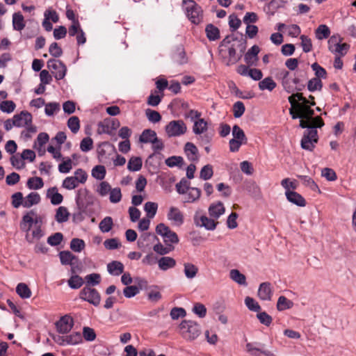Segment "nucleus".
Instances as JSON below:
<instances>
[{
  "instance_id": "nucleus-59",
  "label": "nucleus",
  "mask_w": 356,
  "mask_h": 356,
  "mask_svg": "<svg viewBox=\"0 0 356 356\" xmlns=\"http://www.w3.org/2000/svg\"><path fill=\"white\" fill-rule=\"evenodd\" d=\"M323 83L320 79L313 78L309 81L307 84V88L309 91L314 92L316 90H320L322 88Z\"/></svg>"
},
{
  "instance_id": "nucleus-52",
  "label": "nucleus",
  "mask_w": 356,
  "mask_h": 356,
  "mask_svg": "<svg viewBox=\"0 0 356 356\" xmlns=\"http://www.w3.org/2000/svg\"><path fill=\"white\" fill-rule=\"evenodd\" d=\"M72 177L79 184H84L87 181L88 175L84 170L79 168L74 172Z\"/></svg>"
},
{
  "instance_id": "nucleus-47",
  "label": "nucleus",
  "mask_w": 356,
  "mask_h": 356,
  "mask_svg": "<svg viewBox=\"0 0 356 356\" xmlns=\"http://www.w3.org/2000/svg\"><path fill=\"white\" fill-rule=\"evenodd\" d=\"M158 204L153 202H147L144 205V210L148 218H153L157 211Z\"/></svg>"
},
{
  "instance_id": "nucleus-1",
  "label": "nucleus",
  "mask_w": 356,
  "mask_h": 356,
  "mask_svg": "<svg viewBox=\"0 0 356 356\" xmlns=\"http://www.w3.org/2000/svg\"><path fill=\"white\" fill-rule=\"evenodd\" d=\"M309 103L298 104L297 105V111L299 112L300 115L293 116V119L300 118V127L302 128H306L309 127H322L324 125V122L322 118L319 116L313 118L314 114V110H312L309 106Z\"/></svg>"
},
{
  "instance_id": "nucleus-54",
  "label": "nucleus",
  "mask_w": 356,
  "mask_h": 356,
  "mask_svg": "<svg viewBox=\"0 0 356 356\" xmlns=\"http://www.w3.org/2000/svg\"><path fill=\"white\" fill-rule=\"evenodd\" d=\"M67 127L74 134L78 132L80 129V121L78 117L72 116L67 121Z\"/></svg>"
},
{
  "instance_id": "nucleus-4",
  "label": "nucleus",
  "mask_w": 356,
  "mask_h": 356,
  "mask_svg": "<svg viewBox=\"0 0 356 356\" xmlns=\"http://www.w3.org/2000/svg\"><path fill=\"white\" fill-rule=\"evenodd\" d=\"M185 12L188 19L195 24L202 22L203 15L201 7L193 0H183Z\"/></svg>"
},
{
  "instance_id": "nucleus-41",
  "label": "nucleus",
  "mask_w": 356,
  "mask_h": 356,
  "mask_svg": "<svg viewBox=\"0 0 356 356\" xmlns=\"http://www.w3.org/2000/svg\"><path fill=\"white\" fill-rule=\"evenodd\" d=\"M142 159L138 156H132L127 164V168L129 171L136 172L139 171L142 168Z\"/></svg>"
},
{
  "instance_id": "nucleus-33",
  "label": "nucleus",
  "mask_w": 356,
  "mask_h": 356,
  "mask_svg": "<svg viewBox=\"0 0 356 356\" xmlns=\"http://www.w3.org/2000/svg\"><path fill=\"white\" fill-rule=\"evenodd\" d=\"M40 201V196L38 193L32 192L26 196L24 199V207L30 208L33 205L37 204Z\"/></svg>"
},
{
  "instance_id": "nucleus-8",
  "label": "nucleus",
  "mask_w": 356,
  "mask_h": 356,
  "mask_svg": "<svg viewBox=\"0 0 356 356\" xmlns=\"http://www.w3.org/2000/svg\"><path fill=\"white\" fill-rule=\"evenodd\" d=\"M165 129L169 137H177L186 134L187 126L181 120H172L165 126Z\"/></svg>"
},
{
  "instance_id": "nucleus-58",
  "label": "nucleus",
  "mask_w": 356,
  "mask_h": 356,
  "mask_svg": "<svg viewBox=\"0 0 356 356\" xmlns=\"http://www.w3.org/2000/svg\"><path fill=\"white\" fill-rule=\"evenodd\" d=\"M282 186L286 190L285 192L291 191L292 190H296L298 188V183L296 180H290L289 178H286L282 180L281 181Z\"/></svg>"
},
{
  "instance_id": "nucleus-38",
  "label": "nucleus",
  "mask_w": 356,
  "mask_h": 356,
  "mask_svg": "<svg viewBox=\"0 0 356 356\" xmlns=\"http://www.w3.org/2000/svg\"><path fill=\"white\" fill-rule=\"evenodd\" d=\"M83 341L82 335L79 332H73L63 337V341L67 345H76Z\"/></svg>"
},
{
  "instance_id": "nucleus-61",
  "label": "nucleus",
  "mask_w": 356,
  "mask_h": 356,
  "mask_svg": "<svg viewBox=\"0 0 356 356\" xmlns=\"http://www.w3.org/2000/svg\"><path fill=\"white\" fill-rule=\"evenodd\" d=\"M15 104L10 100L3 101L0 104V109L3 113H10L15 109Z\"/></svg>"
},
{
  "instance_id": "nucleus-19",
  "label": "nucleus",
  "mask_w": 356,
  "mask_h": 356,
  "mask_svg": "<svg viewBox=\"0 0 356 356\" xmlns=\"http://www.w3.org/2000/svg\"><path fill=\"white\" fill-rule=\"evenodd\" d=\"M26 232L25 238L29 243H33L39 241L44 236V232L40 226L35 227L31 231H24Z\"/></svg>"
},
{
  "instance_id": "nucleus-45",
  "label": "nucleus",
  "mask_w": 356,
  "mask_h": 356,
  "mask_svg": "<svg viewBox=\"0 0 356 356\" xmlns=\"http://www.w3.org/2000/svg\"><path fill=\"white\" fill-rule=\"evenodd\" d=\"M293 306V302L287 299L285 296H280L277 302V309L278 311H284L291 309Z\"/></svg>"
},
{
  "instance_id": "nucleus-50",
  "label": "nucleus",
  "mask_w": 356,
  "mask_h": 356,
  "mask_svg": "<svg viewBox=\"0 0 356 356\" xmlns=\"http://www.w3.org/2000/svg\"><path fill=\"white\" fill-rule=\"evenodd\" d=\"M63 162L58 165V170L61 173H68L72 168V160L70 158H63Z\"/></svg>"
},
{
  "instance_id": "nucleus-15",
  "label": "nucleus",
  "mask_w": 356,
  "mask_h": 356,
  "mask_svg": "<svg viewBox=\"0 0 356 356\" xmlns=\"http://www.w3.org/2000/svg\"><path fill=\"white\" fill-rule=\"evenodd\" d=\"M289 75V72L285 69L280 70L276 74V78L281 81L284 89L288 93H290L293 91L291 79L290 78Z\"/></svg>"
},
{
  "instance_id": "nucleus-40",
  "label": "nucleus",
  "mask_w": 356,
  "mask_h": 356,
  "mask_svg": "<svg viewBox=\"0 0 356 356\" xmlns=\"http://www.w3.org/2000/svg\"><path fill=\"white\" fill-rule=\"evenodd\" d=\"M205 31L208 39L211 41L216 40L220 38L219 29L211 24L206 26Z\"/></svg>"
},
{
  "instance_id": "nucleus-6",
  "label": "nucleus",
  "mask_w": 356,
  "mask_h": 356,
  "mask_svg": "<svg viewBox=\"0 0 356 356\" xmlns=\"http://www.w3.org/2000/svg\"><path fill=\"white\" fill-rule=\"evenodd\" d=\"M194 224L199 227H204L207 230L213 231L216 228L218 222L213 218H209L202 213V211L197 210L193 216Z\"/></svg>"
},
{
  "instance_id": "nucleus-31",
  "label": "nucleus",
  "mask_w": 356,
  "mask_h": 356,
  "mask_svg": "<svg viewBox=\"0 0 356 356\" xmlns=\"http://www.w3.org/2000/svg\"><path fill=\"white\" fill-rule=\"evenodd\" d=\"M232 136L233 138L231 140H235L238 142H241L243 143H247L248 138L243 131V130L238 125H234L232 127Z\"/></svg>"
},
{
  "instance_id": "nucleus-64",
  "label": "nucleus",
  "mask_w": 356,
  "mask_h": 356,
  "mask_svg": "<svg viewBox=\"0 0 356 356\" xmlns=\"http://www.w3.org/2000/svg\"><path fill=\"white\" fill-rule=\"evenodd\" d=\"M190 183L183 179L176 184V190L179 194L185 195L190 188Z\"/></svg>"
},
{
  "instance_id": "nucleus-7",
  "label": "nucleus",
  "mask_w": 356,
  "mask_h": 356,
  "mask_svg": "<svg viewBox=\"0 0 356 356\" xmlns=\"http://www.w3.org/2000/svg\"><path fill=\"white\" fill-rule=\"evenodd\" d=\"M341 38L339 35L331 36L328 41L329 50L338 56H343L348 52L349 45L346 43L341 44Z\"/></svg>"
},
{
  "instance_id": "nucleus-44",
  "label": "nucleus",
  "mask_w": 356,
  "mask_h": 356,
  "mask_svg": "<svg viewBox=\"0 0 356 356\" xmlns=\"http://www.w3.org/2000/svg\"><path fill=\"white\" fill-rule=\"evenodd\" d=\"M113 226V221L111 217L106 216L103 218L99 224V228L103 233L110 232Z\"/></svg>"
},
{
  "instance_id": "nucleus-35",
  "label": "nucleus",
  "mask_w": 356,
  "mask_h": 356,
  "mask_svg": "<svg viewBox=\"0 0 356 356\" xmlns=\"http://www.w3.org/2000/svg\"><path fill=\"white\" fill-rule=\"evenodd\" d=\"M277 86V83L274 81V80L268 76L265 79L261 80L259 83V88L261 90H273Z\"/></svg>"
},
{
  "instance_id": "nucleus-36",
  "label": "nucleus",
  "mask_w": 356,
  "mask_h": 356,
  "mask_svg": "<svg viewBox=\"0 0 356 356\" xmlns=\"http://www.w3.org/2000/svg\"><path fill=\"white\" fill-rule=\"evenodd\" d=\"M184 273L188 279H193L198 273V268L192 263L186 262L184 264Z\"/></svg>"
},
{
  "instance_id": "nucleus-53",
  "label": "nucleus",
  "mask_w": 356,
  "mask_h": 356,
  "mask_svg": "<svg viewBox=\"0 0 356 356\" xmlns=\"http://www.w3.org/2000/svg\"><path fill=\"white\" fill-rule=\"evenodd\" d=\"M85 245L84 241L77 238H73L70 242V248L76 252H81Z\"/></svg>"
},
{
  "instance_id": "nucleus-30",
  "label": "nucleus",
  "mask_w": 356,
  "mask_h": 356,
  "mask_svg": "<svg viewBox=\"0 0 356 356\" xmlns=\"http://www.w3.org/2000/svg\"><path fill=\"white\" fill-rule=\"evenodd\" d=\"M231 280L239 285L246 286V277L237 269H232L229 271Z\"/></svg>"
},
{
  "instance_id": "nucleus-57",
  "label": "nucleus",
  "mask_w": 356,
  "mask_h": 356,
  "mask_svg": "<svg viewBox=\"0 0 356 356\" xmlns=\"http://www.w3.org/2000/svg\"><path fill=\"white\" fill-rule=\"evenodd\" d=\"M184 163V159L181 156H170L165 160V164L170 167L173 168L175 166L181 167Z\"/></svg>"
},
{
  "instance_id": "nucleus-42",
  "label": "nucleus",
  "mask_w": 356,
  "mask_h": 356,
  "mask_svg": "<svg viewBox=\"0 0 356 356\" xmlns=\"http://www.w3.org/2000/svg\"><path fill=\"white\" fill-rule=\"evenodd\" d=\"M26 186L31 190H38L43 187L44 182L41 177H33L28 179Z\"/></svg>"
},
{
  "instance_id": "nucleus-23",
  "label": "nucleus",
  "mask_w": 356,
  "mask_h": 356,
  "mask_svg": "<svg viewBox=\"0 0 356 356\" xmlns=\"http://www.w3.org/2000/svg\"><path fill=\"white\" fill-rule=\"evenodd\" d=\"M201 190L196 187H191L184 195L185 203H194L197 202L201 196Z\"/></svg>"
},
{
  "instance_id": "nucleus-49",
  "label": "nucleus",
  "mask_w": 356,
  "mask_h": 356,
  "mask_svg": "<svg viewBox=\"0 0 356 356\" xmlns=\"http://www.w3.org/2000/svg\"><path fill=\"white\" fill-rule=\"evenodd\" d=\"M106 168L104 165H96L92 170V176L98 180H102L106 176Z\"/></svg>"
},
{
  "instance_id": "nucleus-37",
  "label": "nucleus",
  "mask_w": 356,
  "mask_h": 356,
  "mask_svg": "<svg viewBox=\"0 0 356 356\" xmlns=\"http://www.w3.org/2000/svg\"><path fill=\"white\" fill-rule=\"evenodd\" d=\"M157 137L156 133L152 129H145L139 138V141L142 143H152Z\"/></svg>"
},
{
  "instance_id": "nucleus-13",
  "label": "nucleus",
  "mask_w": 356,
  "mask_h": 356,
  "mask_svg": "<svg viewBox=\"0 0 356 356\" xmlns=\"http://www.w3.org/2000/svg\"><path fill=\"white\" fill-rule=\"evenodd\" d=\"M167 218L175 226H181L184 222L183 213L176 207H170L167 213Z\"/></svg>"
},
{
  "instance_id": "nucleus-18",
  "label": "nucleus",
  "mask_w": 356,
  "mask_h": 356,
  "mask_svg": "<svg viewBox=\"0 0 356 356\" xmlns=\"http://www.w3.org/2000/svg\"><path fill=\"white\" fill-rule=\"evenodd\" d=\"M15 127H24L26 125L32 122V115L28 111H23L19 114H16L13 116Z\"/></svg>"
},
{
  "instance_id": "nucleus-60",
  "label": "nucleus",
  "mask_w": 356,
  "mask_h": 356,
  "mask_svg": "<svg viewBox=\"0 0 356 356\" xmlns=\"http://www.w3.org/2000/svg\"><path fill=\"white\" fill-rule=\"evenodd\" d=\"M245 304L246 307L251 311L258 312L261 310V307L259 303L251 297L248 296L245 298Z\"/></svg>"
},
{
  "instance_id": "nucleus-27",
  "label": "nucleus",
  "mask_w": 356,
  "mask_h": 356,
  "mask_svg": "<svg viewBox=\"0 0 356 356\" xmlns=\"http://www.w3.org/2000/svg\"><path fill=\"white\" fill-rule=\"evenodd\" d=\"M176 261L170 257H163L158 260V266L160 270L165 271L176 266Z\"/></svg>"
},
{
  "instance_id": "nucleus-2",
  "label": "nucleus",
  "mask_w": 356,
  "mask_h": 356,
  "mask_svg": "<svg viewBox=\"0 0 356 356\" xmlns=\"http://www.w3.org/2000/svg\"><path fill=\"white\" fill-rule=\"evenodd\" d=\"M234 40L233 36H227L222 40L220 45V55L227 65L238 61L234 46L231 44V42Z\"/></svg>"
},
{
  "instance_id": "nucleus-32",
  "label": "nucleus",
  "mask_w": 356,
  "mask_h": 356,
  "mask_svg": "<svg viewBox=\"0 0 356 356\" xmlns=\"http://www.w3.org/2000/svg\"><path fill=\"white\" fill-rule=\"evenodd\" d=\"M172 58L174 61L179 65L185 64L188 61L185 51L182 47L177 48L173 54Z\"/></svg>"
},
{
  "instance_id": "nucleus-17",
  "label": "nucleus",
  "mask_w": 356,
  "mask_h": 356,
  "mask_svg": "<svg viewBox=\"0 0 356 356\" xmlns=\"http://www.w3.org/2000/svg\"><path fill=\"white\" fill-rule=\"evenodd\" d=\"M115 152V146L108 142L102 143L97 148L98 156L101 160L107 159L109 155Z\"/></svg>"
},
{
  "instance_id": "nucleus-28",
  "label": "nucleus",
  "mask_w": 356,
  "mask_h": 356,
  "mask_svg": "<svg viewBox=\"0 0 356 356\" xmlns=\"http://www.w3.org/2000/svg\"><path fill=\"white\" fill-rule=\"evenodd\" d=\"M47 195L50 198L52 204L58 205L63 202V195L58 193L56 187H52L47 190Z\"/></svg>"
},
{
  "instance_id": "nucleus-25",
  "label": "nucleus",
  "mask_w": 356,
  "mask_h": 356,
  "mask_svg": "<svg viewBox=\"0 0 356 356\" xmlns=\"http://www.w3.org/2000/svg\"><path fill=\"white\" fill-rule=\"evenodd\" d=\"M184 151L190 161H196L198 160V149L193 143L190 142L186 143L184 146Z\"/></svg>"
},
{
  "instance_id": "nucleus-14",
  "label": "nucleus",
  "mask_w": 356,
  "mask_h": 356,
  "mask_svg": "<svg viewBox=\"0 0 356 356\" xmlns=\"http://www.w3.org/2000/svg\"><path fill=\"white\" fill-rule=\"evenodd\" d=\"M74 325L73 318L69 316L65 315L60 318L56 323V328L58 332L65 334L71 330Z\"/></svg>"
},
{
  "instance_id": "nucleus-34",
  "label": "nucleus",
  "mask_w": 356,
  "mask_h": 356,
  "mask_svg": "<svg viewBox=\"0 0 356 356\" xmlns=\"http://www.w3.org/2000/svg\"><path fill=\"white\" fill-rule=\"evenodd\" d=\"M13 29L21 31L25 27V22L23 15L20 13H15L13 15Z\"/></svg>"
},
{
  "instance_id": "nucleus-51",
  "label": "nucleus",
  "mask_w": 356,
  "mask_h": 356,
  "mask_svg": "<svg viewBox=\"0 0 356 356\" xmlns=\"http://www.w3.org/2000/svg\"><path fill=\"white\" fill-rule=\"evenodd\" d=\"M60 110V104L57 102L45 104L44 113L47 116H52Z\"/></svg>"
},
{
  "instance_id": "nucleus-55",
  "label": "nucleus",
  "mask_w": 356,
  "mask_h": 356,
  "mask_svg": "<svg viewBox=\"0 0 356 356\" xmlns=\"http://www.w3.org/2000/svg\"><path fill=\"white\" fill-rule=\"evenodd\" d=\"M213 175V168L211 165L207 164L202 167L200 170V177L203 180H208L212 177Z\"/></svg>"
},
{
  "instance_id": "nucleus-24",
  "label": "nucleus",
  "mask_w": 356,
  "mask_h": 356,
  "mask_svg": "<svg viewBox=\"0 0 356 356\" xmlns=\"http://www.w3.org/2000/svg\"><path fill=\"white\" fill-rule=\"evenodd\" d=\"M208 129V122L204 118L197 119L193 122V132L195 135L200 136L207 132Z\"/></svg>"
},
{
  "instance_id": "nucleus-46",
  "label": "nucleus",
  "mask_w": 356,
  "mask_h": 356,
  "mask_svg": "<svg viewBox=\"0 0 356 356\" xmlns=\"http://www.w3.org/2000/svg\"><path fill=\"white\" fill-rule=\"evenodd\" d=\"M17 293L24 299L29 298L31 296V291L29 286L24 283H19L16 287Z\"/></svg>"
},
{
  "instance_id": "nucleus-43",
  "label": "nucleus",
  "mask_w": 356,
  "mask_h": 356,
  "mask_svg": "<svg viewBox=\"0 0 356 356\" xmlns=\"http://www.w3.org/2000/svg\"><path fill=\"white\" fill-rule=\"evenodd\" d=\"M69 216L70 213L67 208L64 207H60L57 209L55 218L58 222L61 223L67 221Z\"/></svg>"
},
{
  "instance_id": "nucleus-20",
  "label": "nucleus",
  "mask_w": 356,
  "mask_h": 356,
  "mask_svg": "<svg viewBox=\"0 0 356 356\" xmlns=\"http://www.w3.org/2000/svg\"><path fill=\"white\" fill-rule=\"evenodd\" d=\"M209 216L215 220L218 219L225 211L223 204L220 202L211 204L208 209Z\"/></svg>"
},
{
  "instance_id": "nucleus-56",
  "label": "nucleus",
  "mask_w": 356,
  "mask_h": 356,
  "mask_svg": "<svg viewBox=\"0 0 356 356\" xmlns=\"http://www.w3.org/2000/svg\"><path fill=\"white\" fill-rule=\"evenodd\" d=\"M122 199L121 189L118 187L112 188L109 193V200L111 202L116 204L120 202Z\"/></svg>"
},
{
  "instance_id": "nucleus-12",
  "label": "nucleus",
  "mask_w": 356,
  "mask_h": 356,
  "mask_svg": "<svg viewBox=\"0 0 356 356\" xmlns=\"http://www.w3.org/2000/svg\"><path fill=\"white\" fill-rule=\"evenodd\" d=\"M38 216L35 211L31 210L27 212L23 217L20 223L21 229L24 231H31L33 223L37 224L38 222Z\"/></svg>"
},
{
  "instance_id": "nucleus-3",
  "label": "nucleus",
  "mask_w": 356,
  "mask_h": 356,
  "mask_svg": "<svg viewBox=\"0 0 356 356\" xmlns=\"http://www.w3.org/2000/svg\"><path fill=\"white\" fill-rule=\"evenodd\" d=\"M179 332L186 340L193 341L200 334V327L193 321L184 320L179 325Z\"/></svg>"
},
{
  "instance_id": "nucleus-63",
  "label": "nucleus",
  "mask_w": 356,
  "mask_h": 356,
  "mask_svg": "<svg viewBox=\"0 0 356 356\" xmlns=\"http://www.w3.org/2000/svg\"><path fill=\"white\" fill-rule=\"evenodd\" d=\"M110 184L106 181H102L97 189L98 194L102 197L108 195L111 191Z\"/></svg>"
},
{
  "instance_id": "nucleus-26",
  "label": "nucleus",
  "mask_w": 356,
  "mask_h": 356,
  "mask_svg": "<svg viewBox=\"0 0 356 356\" xmlns=\"http://www.w3.org/2000/svg\"><path fill=\"white\" fill-rule=\"evenodd\" d=\"M124 266L123 264L118 261H113L107 264L108 272L114 276L121 275L124 271Z\"/></svg>"
},
{
  "instance_id": "nucleus-62",
  "label": "nucleus",
  "mask_w": 356,
  "mask_h": 356,
  "mask_svg": "<svg viewBox=\"0 0 356 356\" xmlns=\"http://www.w3.org/2000/svg\"><path fill=\"white\" fill-rule=\"evenodd\" d=\"M245 110V106L242 102L238 101L235 102L233 105V113L234 118H238L241 117L243 115Z\"/></svg>"
},
{
  "instance_id": "nucleus-10",
  "label": "nucleus",
  "mask_w": 356,
  "mask_h": 356,
  "mask_svg": "<svg viewBox=\"0 0 356 356\" xmlns=\"http://www.w3.org/2000/svg\"><path fill=\"white\" fill-rule=\"evenodd\" d=\"M80 298L84 301H87L94 306H97L100 303L101 297L98 291L88 286H86L81 291L79 294Z\"/></svg>"
},
{
  "instance_id": "nucleus-11",
  "label": "nucleus",
  "mask_w": 356,
  "mask_h": 356,
  "mask_svg": "<svg viewBox=\"0 0 356 356\" xmlns=\"http://www.w3.org/2000/svg\"><path fill=\"white\" fill-rule=\"evenodd\" d=\"M47 67L51 71L56 80H61L65 76L67 67L62 61L49 59L47 61Z\"/></svg>"
},
{
  "instance_id": "nucleus-9",
  "label": "nucleus",
  "mask_w": 356,
  "mask_h": 356,
  "mask_svg": "<svg viewBox=\"0 0 356 356\" xmlns=\"http://www.w3.org/2000/svg\"><path fill=\"white\" fill-rule=\"evenodd\" d=\"M156 232L163 237V241L167 245L179 242L177 234L164 223H159L156 227Z\"/></svg>"
},
{
  "instance_id": "nucleus-29",
  "label": "nucleus",
  "mask_w": 356,
  "mask_h": 356,
  "mask_svg": "<svg viewBox=\"0 0 356 356\" xmlns=\"http://www.w3.org/2000/svg\"><path fill=\"white\" fill-rule=\"evenodd\" d=\"M59 258L63 265L72 264L73 262L79 261L78 257L70 251H61L59 253Z\"/></svg>"
},
{
  "instance_id": "nucleus-16",
  "label": "nucleus",
  "mask_w": 356,
  "mask_h": 356,
  "mask_svg": "<svg viewBox=\"0 0 356 356\" xmlns=\"http://www.w3.org/2000/svg\"><path fill=\"white\" fill-rule=\"evenodd\" d=\"M257 295L261 300H270L273 296V288L271 284L268 282L260 284L258 289Z\"/></svg>"
},
{
  "instance_id": "nucleus-5",
  "label": "nucleus",
  "mask_w": 356,
  "mask_h": 356,
  "mask_svg": "<svg viewBox=\"0 0 356 356\" xmlns=\"http://www.w3.org/2000/svg\"><path fill=\"white\" fill-rule=\"evenodd\" d=\"M304 131L301 141V147L307 151L312 152L316 147L318 140V135L316 128L318 127H309Z\"/></svg>"
},
{
  "instance_id": "nucleus-21",
  "label": "nucleus",
  "mask_w": 356,
  "mask_h": 356,
  "mask_svg": "<svg viewBox=\"0 0 356 356\" xmlns=\"http://www.w3.org/2000/svg\"><path fill=\"white\" fill-rule=\"evenodd\" d=\"M285 195L287 200L292 204L298 207H305L306 205V200L305 198L296 191L285 192Z\"/></svg>"
},
{
  "instance_id": "nucleus-48",
  "label": "nucleus",
  "mask_w": 356,
  "mask_h": 356,
  "mask_svg": "<svg viewBox=\"0 0 356 356\" xmlns=\"http://www.w3.org/2000/svg\"><path fill=\"white\" fill-rule=\"evenodd\" d=\"M83 282V278L77 275H72L67 281L69 286L74 289H79Z\"/></svg>"
},
{
  "instance_id": "nucleus-39",
  "label": "nucleus",
  "mask_w": 356,
  "mask_h": 356,
  "mask_svg": "<svg viewBox=\"0 0 356 356\" xmlns=\"http://www.w3.org/2000/svg\"><path fill=\"white\" fill-rule=\"evenodd\" d=\"M330 35V30L329 27L325 24L319 25L315 31L316 38L319 40L328 38Z\"/></svg>"
},
{
  "instance_id": "nucleus-22",
  "label": "nucleus",
  "mask_w": 356,
  "mask_h": 356,
  "mask_svg": "<svg viewBox=\"0 0 356 356\" xmlns=\"http://www.w3.org/2000/svg\"><path fill=\"white\" fill-rule=\"evenodd\" d=\"M260 49L257 45L252 46L245 54L244 60L249 65H253L258 60Z\"/></svg>"
}]
</instances>
